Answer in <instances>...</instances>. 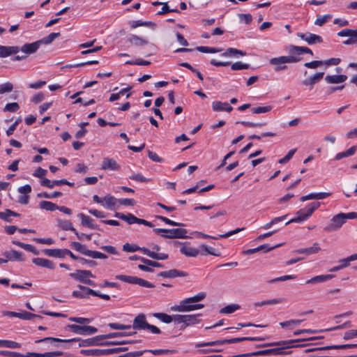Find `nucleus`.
Listing matches in <instances>:
<instances>
[{"instance_id": "49", "label": "nucleus", "mask_w": 357, "mask_h": 357, "mask_svg": "<svg viewBox=\"0 0 357 357\" xmlns=\"http://www.w3.org/2000/svg\"><path fill=\"white\" fill-rule=\"evenodd\" d=\"M20 214L14 212L10 209H6L4 212H0V218L4 220L6 222H10V217L15 216L19 217Z\"/></svg>"}, {"instance_id": "55", "label": "nucleus", "mask_w": 357, "mask_h": 357, "mask_svg": "<svg viewBox=\"0 0 357 357\" xmlns=\"http://www.w3.org/2000/svg\"><path fill=\"white\" fill-rule=\"evenodd\" d=\"M200 248L202 250L205 252V253H203V252L201 253L203 255H205L206 254L211 255L213 256H217V257L220 255V252H216L214 248L207 246L206 245H202L200 246Z\"/></svg>"}, {"instance_id": "8", "label": "nucleus", "mask_w": 357, "mask_h": 357, "mask_svg": "<svg viewBox=\"0 0 357 357\" xmlns=\"http://www.w3.org/2000/svg\"><path fill=\"white\" fill-rule=\"evenodd\" d=\"M105 340L104 335H97L93 337L82 340L81 338H73L72 342H78L79 347H91L102 345V340Z\"/></svg>"}, {"instance_id": "24", "label": "nucleus", "mask_w": 357, "mask_h": 357, "mask_svg": "<svg viewBox=\"0 0 357 357\" xmlns=\"http://www.w3.org/2000/svg\"><path fill=\"white\" fill-rule=\"evenodd\" d=\"M19 52L20 47L17 46L0 45V57H7L10 55L16 54Z\"/></svg>"}, {"instance_id": "43", "label": "nucleus", "mask_w": 357, "mask_h": 357, "mask_svg": "<svg viewBox=\"0 0 357 357\" xmlns=\"http://www.w3.org/2000/svg\"><path fill=\"white\" fill-rule=\"evenodd\" d=\"M148 250L146 248H141L135 244H130L126 243L123 245V250L128 252H134L137 251H141L144 254V250Z\"/></svg>"}, {"instance_id": "44", "label": "nucleus", "mask_w": 357, "mask_h": 357, "mask_svg": "<svg viewBox=\"0 0 357 357\" xmlns=\"http://www.w3.org/2000/svg\"><path fill=\"white\" fill-rule=\"evenodd\" d=\"M356 150H357V146H353L350 147L349 149H347L345 151H343V152H341V153H338L335 155V160H341L343 158H346V157H349V156L353 155L355 153V152L356 151Z\"/></svg>"}, {"instance_id": "22", "label": "nucleus", "mask_w": 357, "mask_h": 357, "mask_svg": "<svg viewBox=\"0 0 357 357\" xmlns=\"http://www.w3.org/2000/svg\"><path fill=\"white\" fill-rule=\"evenodd\" d=\"M71 342H72V339L63 340V339H59V338H56V337H45L43 339L37 340L35 341V343L38 344V343H40V342H44V343H47V344H50L52 347H58L59 343Z\"/></svg>"}, {"instance_id": "29", "label": "nucleus", "mask_w": 357, "mask_h": 357, "mask_svg": "<svg viewBox=\"0 0 357 357\" xmlns=\"http://www.w3.org/2000/svg\"><path fill=\"white\" fill-rule=\"evenodd\" d=\"M78 217L80 218L81 223L83 226L87 227L92 229H98V226L93 223V220L91 217L82 213L78 214Z\"/></svg>"}, {"instance_id": "53", "label": "nucleus", "mask_w": 357, "mask_h": 357, "mask_svg": "<svg viewBox=\"0 0 357 357\" xmlns=\"http://www.w3.org/2000/svg\"><path fill=\"white\" fill-rule=\"evenodd\" d=\"M282 301H283V299H282V298H273V299L263 301L261 302H257L254 305L256 307H261V306L266 305L278 304V303H282Z\"/></svg>"}, {"instance_id": "45", "label": "nucleus", "mask_w": 357, "mask_h": 357, "mask_svg": "<svg viewBox=\"0 0 357 357\" xmlns=\"http://www.w3.org/2000/svg\"><path fill=\"white\" fill-rule=\"evenodd\" d=\"M62 183H65L62 179L50 181V179L45 178L40 181L41 185L49 188H53L54 185H61Z\"/></svg>"}, {"instance_id": "51", "label": "nucleus", "mask_w": 357, "mask_h": 357, "mask_svg": "<svg viewBox=\"0 0 357 357\" xmlns=\"http://www.w3.org/2000/svg\"><path fill=\"white\" fill-rule=\"evenodd\" d=\"M135 333H136V332H129V333H126V332H114V333H111L105 334L104 335H105V339H109V338H115V337H119L130 336V335H134Z\"/></svg>"}, {"instance_id": "39", "label": "nucleus", "mask_w": 357, "mask_h": 357, "mask_svg": "<svg viewBox=\"0 0 357 357\" xmlns=\"http://www.w3.org/2000/svg\"><path fill=\"white\" fill-rule=\"evenodd\" d=\"M128 41L135 46H143L148 44V40L136 35H131Z\"/></svg>"}, {"instance_id": "18", "label": "nucleus", "mask_w": 357, "mask_h": 357, "mask_svg": "<svg viewBox=\"0 0 357 357\" xmlns=\"http://www.w3.org/2000/svg\"><path fill=\"white\" fill-rule=\"evenodd\" d=\"M5 315L9 316V317H18L23 320H31L33 318H37L41 319L43 317L40 315H38L36 314H33L29 312H10L7 311L3 313Z\"/></svg>"}, {"instance_id": "17", "label": "nucleus", "mask_w": 357, "mask_h": 357, "mask_svg": "<svg viewBox=\"0 0 357 357\" xmlns=\"http://www.w3.org/2000/svg\"><path fill=\"white\" fill-rule=\"evenodd\" d=\"M101 169L103 170L118 171L121 169V166L114 158L105 157L102 159Z\"/></svg>"}, {"instance_id": "37", "label": "nucleus", "mask_w": 357, "mask_h": 357, "mask_svg": "<svg viewBox=\"0 0 357 357\" xmlns=\"http://www.w3.org/2000/svg\"><path fill=\"white\" fill-rule=\"evenodd\" d=\"M334 277L333 275H320L312 278L311 279L306 281V284H314L319 282H324L328 280L332 279Z\"/></svg>"}, {"instance_id": "48", "label": "nucleus", "mask_w": 357, "mask_h": 357, "mask_svg": "<svg viewBox=\"0 0 357 357\" xmlns=\"http://www.w3.org/2000/svg\"><path fill=\"white\" fill-rule=\"evenodd\" d=\"M153 316L165 324L172 322V315H169L166 313L155 312L153 314Z\"/></svg>"}, {"instance_id": "27", "label": "nucleus", "mask_w": 357, "mask_h": 357, "mask_svg": "<svg viewBox=\"0 0 357 357\" xmlns=\"http://www.w3.org/2000/svg\"><path fill=\"white\" fill-rule=\"evenodd\" d=\"M321 250L318 243H314L312 247L301 248L293 251L294 253L310 255L317 253Z\"/></svg>"}, {"instance_id": "30", "label": "nucleus", "mask_w": 357, "mask_h": 357, "mask_svg": "<svg viewBox=\"0 0 357 357\" xmlns=\"http://www.w3.org/2000/svg\"><path fill=\"white\" fill-rule=\"evenodd\" d=\"M32 262L38 266L45 267L50 269L55 268L54 264L50 259L44 258H33L32 259Z\"/></svg>"}, {"instance_id": "9", "label": "nucleus", "mask_w": 357, "mask_h": 357, "mask_svg": "<svg viewBox=\"0 0 357 357\" xmlns=\"http://www.w3.org/2000/svg\"><path fill=\"white\" fill-rule=\"evenodd\" d=\"M68 327L72 332L79 335H92L98 332V328L91 326L71 324L68 325Z\"/></svg>"}, {"instance_id": "1", "label": "nucleus", "mask_w": 357, "mask_h": 357, "mask_svg": "<svg viewBox=\"0 0 357 357\" xmlns=\"http://www.w3.org/2000/svg\"><path fill=\"white\" fill-rule=\"evenodd\" d=\"M355 216L353 212L347 213H340L332 218L330 223L324 229L327 232L339 230L348 219H354Z\"/></svg>"}, {"instance_id": "36", "label": "nucleus", "mask_w": 357, "mask_h": 357, "mask_svg": "<svg viewBox=\"0 0 357 357\" xmlns=\"http://www.w3.org/2000/svg\"><path fill=\"white\" fill-rule=\"evenodd\" d=\"M144 255L155 259V260H165L169 258V255L165 253H157L154 251H151L149 249L144 250Z\"/></svg>"}, {"instance_id": "19", "label": "nucleus", "mask_w": 357, "mask_h": 357, "mask_svg": "<svg viewBox=\"0 0 357 357\" xmlns=\"http://www.w3.org/2000/svg\"><path fill=\"white\" fill-rule=\"evenodd\" d=\"M72 278L84 283L86 278H94L91 271L88 270H77L75 273L69 274Z\"/></svg>"}, {"instance_id": "33", "label": "nucleus", "mask_w": 357, "mask_h": 357, "mask_svg": "<svg viewBox=\"0 0 357 357\" xmlns=\"http://www.w3.org/2000/svg\"><path fill=\"white\" fill-rule=\"evenodd\" d=\"M300 340H282L279 342H268L265 344H256L255 347V348H263L266 347H273V346H283L289 344H293L295 342H298Z\"/></svg>"}, {"instance_id": "10", "label": "nucleus", "mask_w": 357, "mask_h": 357, "mask_svg": "<svg viewBox=\"0 0 357 357\" xmlns=\"http://www.w3.org/2000/svg\"><path fill=\"white\" fill-rule=\"evenodd\" d=\"M340 37H349V38L343 42V44L347 45L357 43V29H344L337 33Z\"/></svg>"}, {"instance_id": "47", "label": "nucleus", "mask_w": 357, "mask_h": 357, "mask_svg": "<svg viewBox=\"0 0 357 357\" xmlns=\"http://www.w3.org/2000/svg\"><path fill=\"white\" fill-rule=\"evenodd\" d=\"M58 226L63 230L75 231V229L73 227L72 222L69 220H58Z\"/></svg>"}, {"instance_id": "4", "label": "nucleus", "mask_w": 357, "mask_h": 357, "mask_svg": "<svg viewBox=\"0 0 357 357\" xmlns=\"http://www.w3.org/2000/svg\"><path fill=\"white\" fill-rule=\"evenodd\" d=\"M320 205V202H318L311 203L305 208L298 211L296 213L297 216L287 222L285 225H287L292 222H301L307 220Z\"/></svg>"}, {"instance_id": "38", "label": "nucleus", "mask_w": 357, "mask_h": 357, "mask_svg": "<svg viewBox=\"0 0 357 357\" xmlns=\"http://www.w3.org/2000/svg\"><path fill=\"white\" fill-rule=\"evenodd\" d=\"M200 314H185V328L189 326L198 324L200 321L199 317Z\"/></svg>"}, {"instance_id": "7", "label": "nucleus", "mask_w": 357, "mask_h": 357, "mask_svg": "<svg viewBox=\"0 0 357 357\" xmlns=\"http://www.w3.org/2000/svg\"><path fill=\"white\" fill-rule=\"evenodd\" d=\"M114 216L126 222L129 225L137 223L139 225H144L149 227H154V225L152 222H149L144 219L138 218L132 213L124 214L122 213L116 212L114 214Z\"/></svg>"}, {"instance_id": "62", "label": "nucleus", "mask_w": 357, "mask_h": 357, "mask_svg": "<svg viewBox=\"0 0 357 357\" xmlns=\"http://www.w3.org/2000/svg\"><path fill=\"white\" fill-rule=\"evenodd\" d=\"M112 329L114 330H127L131 328V325H125L119 323H110L108 325Z\"/></svg>"}, {"instance_id": "46", "label": "nucleus", "mask_w": 357, "mask_h": 357, "mask_svg": "<svg viewBox=\"0 0 357 357\" xmlns=\"http://www.w3.org/2000/svg\"><path fill=\"white\" fill-rule=\"evenodd\" d=\"M39 206L41 209L48 211H54L58 208V206L49 201H42L39 203Z\"/></svg>"}, {"instance_id": "64", "label": "nucleus", "mask_w": 357, "mask_h": 357, "mask_svg": "<svg viewBox=\"0 0 357 357\" xmlns=\"http://www.w3.org/2000/svg\"><path fill=\"white\" fill-rule=\"evenodd\" d=\"M250 68V65L248 63H243L241 61L236 62L233 63L231 66V70H239L243 69H248Z\"/></svg>"}, {"instance_id": "23", "label": "nucleus", "mask_w": 357, "mask_h": 357, "mask_svg": "<svg viewBox=\"0 0 357 357\" xmlns=\"http://www.w3.org/2000/svg\"><path fill=\"white\" fill-rule=\"evenodd\" d=\"M40 44L39 40H37L32 43H26L24 44L20 50L24 54L27 55L35 53L40 47Z\"/></svg>"}, {"instance_id": "25", "label": "nucleus", "mask_w": 357, "mask_h": 357, "mask_svg": "<svg viewBox=\"0 0 357 357\" xmlns=\"http://www.w3.org/2000/svg\"><path fill=\"white\" fill-rule=\"evenodd\" d=\"M212 108L215 112H227L232 111L233 107L227 102H222L221 101H213L212 102Z\"/></svg>"}, {"instance_id": "54", "label": "nucleus", "mask_w": 357, "mask_h": 357, "mask_svg": "<svg viewBox=\"0 0 357 357\" xmlns=\"http://www.w3.org/2000/svg\"><path fill=\"white\" fill-rule=\"evenodd\" d=\"M331 18H332V15H331V14H327V15H317V17L316 20L314 21V24L321 26Z\"/></svg>"}, {"instance_id": "61", "label": "nucleus", "mask_w": 357, "mask_h": 357, "mask_svg": "<svg viewBox=\"0 0 357 357\" xmlns=\"http://www.w3.org/2000/svg\"><path fill=\"white\" fill-rule=\"evenodd\" d=\"M13 89V85L10 82L0 84V94L10 92Z\"/></svg>"}, {"instance_id": "42", "label": "nucleus", "mask_w": 357, "mask_h": 357, "mask_svg": "<svg viewBox=\"0 0 357 357\" xmlns=\"http://www.w3.org/2000/svg\"><path fill=\"white\" fill-rule=\"evenodd\" d=\"M13 243L19 246L20 248L24 249L26 251L33 253L36 255H38L39 254V251L36 250V248L32 245L26 244L17 241H13Z\"/></svg>"}, {"instance_id": "28", "label": "nucleus", "mask_w": 357, "mask_h": 357, "mask_svg": "<svg viewBox=\"0 0 357 357\" xmlns=\"http://www.w3.org/2000/svg\"><path fill=\"white\" fill-rule=\"evenodd\" d=\"M206 293L204 291H202L194 296L189 297V298H185V299L181 301L178 305H185V304L197 303V302H199V301H202L203 299H204L206 298Z\"/></svg>"}, {"instance_id": "3", "label": "nucleus", "mask_w": 357, "mask_h": 357, "mask_svg": "<svg viewBox=\"0 0 357 357\" xmlns=\"http://www.w3.org/2000/svg\"><path fill=\"white\" fill-rule=\"evenodd\" d=\"M263 337H235L231 339L220 340L212 342L197 343L195 344L196 348L207 347V346H219L225 344L236 343L243 341H260L263 340Z\"/></svg>"}, {"instance_id": "52", "label": "nucleus", "mask_w": 357, "mask_h": 357, "mask_svg": "<svg viewBox=\"0 0 357 357\" xmlns=\"http://www.w3.org/2000/svg\"><path fill=\"white\" fill-rule=\"evenodd\" d=\"M240 305L238 304H231L228 305L224 307H222L220 310V313L221 314H231L234 312L236 310L240 309Z\"/></svg>"}, {"instance_id": "56", "label": "nucleus", "mask_w": 357, "mask_h": 357, "mask_svg": "<svg viewBox=\"0 0 357 357\" xmlns=\"http://www.w3.org/2000/svg\"><path fill=\"white\" fill-rule=\"evenodd\" d=\"M172 321L176 324H181L180 329H185V314H174L172 315Z\"/></svg>"}, {"instance_id": "58", "label": "nucleus", "mask_w": 357, "mask_h": 357, "mask_svg": "<svg viewBox=\"0 0 357 357\" xmlns=\"http://www.w3.org/2000/svg\"><path fill=\"white\" fill-rule=\"evenodd\" d=\"M272 109V106L267 105L263 107H254L251 109L252 114H261V113H267Z\"/></svg>"}, {"instance_id": "20", "label": "nucleus", "mask_w": 357, "mask_h": 357, "mask_svg": "<svg viewBox=\"0 0 357 357\" xmlns=\"http://www.w3.org/2000/svg\"><path fill=\"white\" fill-rule=\"evenodd\" d=\"M80 354L84 356H108L111 355L110 349H82Z\"/></svg>"}, {"instance_id": "5", "label": "nucleus", "mask_w": 357, "mask_h": 357, "mask_svg": "<svg viewBox=\"0 0 357 357\" xmlns=\"http://www.w3.org/2000/svg\"><path fill=\"white\" fill-rule=\"evenodd\" d=\"M153 231L166 238H185L188 231L185 229H154Z\"/></svg>"}, {"instance_id": "16", "label": "nucleus", "mask_w": 357, "mask_h": 357, "mask_svg": "<svg viewBox=\"0 0 357 357\" xmlns=\"http://www.w3.org/2000/svg\"><path fill=\"white\" fill-rule=\"evenodd\" d=\"M78 288L80 291H73L72 296L75 298H89L90 295H96V291L83 285H78Z\"/></svg>"}, {"instance_id": "40", "label": "nucleus", "mask_w": 357, "mask_h": 357, "mask_svg": "<svg viewBox=\"0 0 357 357\" xmlns=\"http://www.w3.org/2000/svg\"><path fill=\"white\" fill-rule=\"evenodd\" d=\"M22 252H20L16 250H11L10 252H5L3 253L4 257L7 258L8 260H14L22 261L24 259L22 257Z\"/></svg>"}, {"instance_id": "59", "label": "nucleus", "mask_w": 357, "mask_h": 357, "mask_svg": "<svg viewBox=\"0 0 357 357\" xmlns=\"http://www.w3.org/2000/svg\"><path fill=\"white\" fill-rule=\"evenodd\" d=\"M104 201L105 202V205L108 208H112L118 200L113 196L107 195L104 197Z\"/></svg>"}, {"instance_id": "21", "label": "nucleus", "mask_w": 357, "mask_h": 357, "mask_svg": "<svg viewBox=\"0 0 357 357\" xmlns=\"http://www.w3.org/2000/svg\"><path fill=\"white\" fill-rule=\"evenodd\" d=\"M188 275L187 272L174 268L169 271H162L159 273L158 275L162 278H174L176 277H185Z\"/></svg>"}, {"instance_id": "32", "label": "nucleus", "mask_w": 357, "mask_h": 357, "mask_svg": "<svg viewBox=\"0 0 357 357\" xmlns=\"http://www.w3.org/2000/svg\"><path fill=\"white\" fill-rule=\"evenodd\" d=\"M347 76L345 75H328L325 77V80L328 84H338L345 82Z\"/></svg>"}, {"instance_id": "15", "label": "nucleus", "mask_w": 357, "mask_h": 357, "mask_svg": "<svg viewBox=\"0 0 357 357\" xmlns=\"http://www.w3.org/2000/svg\"><path fill=\"white\" fill-rule=\"evenodd\" d=\"M204 307V305L203 304L190 303L185 305H176L171 307V311L180 312H190L192 310L203 308Z\"/></svg>"}, {"instance_id": "35", "label": "nucleus", "mask_w": 357, "mask_h": 357, "mask_svg": "<svg viewBox=\"0 0 357 357\" xmlns=\"http://www.w3.org/2000/svg\"><path fill=\"white\" fill-rule=\"evenodd\" d=\"M289 52L292 54H297V55H301L304 53L313 55L312 51L307 47H300V46L291 45L289 47Z\"/></svg>"}, {"instance_id": "63", "label": "nucleus", "mask_w": 357, "mask_h": 357, "mask_svg": "<svg viewBox=\"0 0 357 357\" xmlns=\"http://www.w3.org/2000/svg\"><path fill=\"white\" fill-rule=\"evenodd\" d=\"M0 356L6 357H23V354L10 351L0 350Z\"/></svg>"}, {"instance_id": "34", "label": "nucleus", "mask_w": 357, "mask_h": 357, "mask_svg": "<svg viewBox=\"0 0 357 357\" xmlns=\"http://www.w3.org/2000/svg\"><path fill=\"white\" fill-rule=\"evenodd\" d=\"M43 252L48 256L56 258L65 257V249H45Z\"/></svg>"}, {"instance_id": "60", "label": "nucleus", "mask_w": 357, "mask_h": 357, "mask_svg": "<svg viewBox=\"0 0 357 357\" xmlns=\"http://www.w3.org/2000/svg\"><path fill=\"white\" fill-rule=\"evenodd\" d=\"M62 195V192H54L52 193H47V192H40L38 194V197H44L46 199H53L58 197H61Z\"/></svg>"}, {"instance_id": "13", "label": "nucleus", "mask_w": 357, "mask_h": 357, "mask_svg": "<svg viewBox=\"0 0 357 357\" xmlns=\"http://www.w3.org/2000/svg\"><path fill=\"white\" fill-rule=\"evenodd\" d=\"M147 325L146 315L144 313H139L135 317L131 328L135 330L142 331L146 330Z\"/></svg>"}, {"instance_id": "26", "label": "nucleus", "mask_w": 357, "mask_h": 357, "mask_svg": "<svg viewBox=\"0 0 357 357\" xmlns=\"http://www.w3.org/2000/svg\"><path fill=\"white\" fill-rule=\"evenodd\" d=\"M244 227H242V228H237L234 230H232V231H230L229 232H227L224 234H220V235H218V236H209L208 234H205L204 233H201V232H199L198 233V235L199 236L203 238H213V239H219V238H228L229 236H231V235L233 234H237L238 232H240L241 231H243L244 230Z\"/></svg>"}, {"instance_id": "11", "label": "nucleus", "mask_w": 357, "mask_h": 357, "mask_svg": "<svg viewBox=\"0 0 357 357\" xmlns=\"http://www.w3.org/2000/svg\"><path fill=\"white\" fill-rule=\"evenodd\" d=\"M296 35L298 38L305 41L310 45L317 43H321L323 42V39L320 36L310 32L305 33H297Z\"/></svg>"}, {"instance_id": "12", "label": "nucleus", "mask_w": 357, "mask_h": 357, "mask_svg": "<svg viewBox=\"0 0 357 357\" xmlns=\"http://www.w3.org/2000/svg\"><path fill=\"white\" fill-rule=\"evenodd\" d=\"M269 63L275 66L274 70L275 72L287 69L286 64L288 63V62L285 56L272 58L269 60Z\"/></svg>"}, {"instance_id": "2", "label": "nucleus", "mask_w": 357, "mask_h": 357, "mask_svg": "<svg viewBox=\"0 0 357 357\" xmlns=\"http://www.w3.org/2000/svg\"><path fill=\"white\" fill-rule=\"evenodd\" d=\"M305 346H306V344H289L286 347H284V345H283V346H281V347H275V348H272V349L257 350L255 351L249 352V357L265 356H270V355L277 356V355L289 354L291 353V351L285 352L283 350L284 349L302 347H305Z\"/></svg>"}, {"instance_id": "41", "label": "nucleus", "mask_w": 357, "mask_h": 357, "mask_svg": "<svg viewBox=\"0 0 357 357\" xmlns=\"http://www.w3.org/2000/svg\"><path fill=\"white\" fill-rule=\"evenodd\" d=\"M357 260V253L353 254L346 258L339 260V266L341 269H344L350 265V262Z\"/></svg>"}, {"instance_id": "31", "label": "nucleus", "mask_w": 357, "mask_h": 357, "mask_svg": "<svg viewBox=\"0 0 357 357\" xmlns=\"http://www.w3.org/2000/svg\"><path fill=\"white\" fill-rule=\"evenodd\" d=\"M324 73L319 72L317 73L312 76L309 77L308 78L304 79L303 81V84L305 86H312L316 83L319 82L324 77Z\"/></svg>"}, {"instance_id": "14", "label": "nucleus", "mask_w": 357, "mask_h": 357, "mask_svg": "<svg viewBox=\"0 0 357 357\" xmlns=\"http://www.w3.org/2000/svg\"><path fill=\"white\" fill-rule=\"evenodd\" d=\"M175 244H179L181 245L180 252L186 257H195L199 254V250L198 249L190 246L187 243L175 242Z\"/></svg>"}, {"instance_id": "57", "label": "nucleus", "mask_w": 357, "mask_h": 357, "mask_svg": "<svg viewBox=\"0 0 357 357\" xmlns=\"http://www.w3.org/2000/svg\"><path fill=\"white\" fill-rule=\"evenodd\" d=\"M1 344L3 347L10 349H20L21 347V344L20 343L7 340H2Z\"/></svg>"}, {"instance_id": "6", "label": "nucleus", "mask_w": 357, "mask_h": 357, "mask_svg": "<svg viewBox=\"0 0 357 357\" xmlns=\"http://www.w3.org/2000/svg\"><path fill=\"white\" fill-rule=\"evenodd\" d=\"M116 280H121L132 284H137L140 287L145 288H154L155 286L149 281L137 278L136 276L126 275H116L115 276Z\"/></svg>"}, {"instance_id": "50", "label": "nucleus", "mask_w": 357, "mask_h": 357, "mask_svg": "<svg viewBox=\"0 0 357 357\" xmlns=\"http://www.w3.org/2000/svg\"><path fill=\"white\" fill-rule=\"evenodd\" d=\"M60 36V33H51L47 36L44 37L41 40H39L40 44L48 45L53 42L56 38Z\"/></svg>"}]
</instances>
